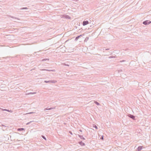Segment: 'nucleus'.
Masks as SVG:
<instances>
[{
	"mask_svg": "<svg viewBox=\"0 0 151 151\" xmlns=\"http://www.w3.org/2000/svg\"><path fill=\"white\" fill-rule=\"evenodd\" d=\"M151 23V22H149L148 21H144L143 22V24H145V25H147L150 24Z\"/></svg>",
	"mask_w": 151,
	"mask_h": 151,
	"instance_id": "f257e3e1",
	"label": "nucleus"
},
{
	"mask_svg": "<svg viewBox=\"0 0 151 151\" xmlns=\"http://www.w3.org/2000/svg\"><path fill=\"white\" fill-rule=\"evenodd\" d=\"M88 24V21H84L83 22V25H85Z\"/></svg>",
	"mask_w": 151,
	"mask_h": 151,
	"instance_id": "f03ea898",
	"label": "nucleus"
},
{
	"mask_svg": "<svg viewBox=\"0 0 151 151\" xmlns=\"http://www.w3.org/2000/svg\"><path fill=\"white\" fill-rule=\"evenodd\" d=\"M18 131H22L24 130V129L23 128H19L17 129Z\"/></svg>",
	"mask_w": 151,
	"mask_h": 151,
	"instance_id": "7ed1b4c3",
	"label": "nucleus"
},
{
	"mask_svg": "<svg viewBox=\"0 0 151 151\" xmlns=\"http://www.w3.org/2000/svg\"><path fill=\"white\" fill-rule=\"evenodd\" d=\"M80 36H78V37H76V38L75 40H78V39L79 38V37H80Z\"/></svg>",
	"mask_w": 151,
	"mask_h": 151,
	"instance_id": "20e7f679",
	"label": "nucleus"
},
{
	"mask_svg": "<svg viewBox=\"0 0 151 151\" xmlns=\"http://www.w3.org/2000/svg\"><path fill=\"white\" fill-rule=\"evenodd\" d=\"M130 117L134 119V118L135 117L134 116L132 115L130 116Z\"/></svg>",
	"mask_w": 151,
	"mask_h": 151,
	"instance_id": "39448f33",
	"label": "nucleus"
},
{
	"mask_svg": "<svg viewBox=\"0 0 151 151\" xmlns=\"http://www.w3.org/2000/svg\"><path fill=\"white\" fill-rule=\"evenodd\" d=\"M42 137L44 139H45V140H46V138L43 136H42Z\"/></svg>",
	"mask_w": 151,
	"mask_h": 151,
	"instance_id": "423d86ee",
	"label": "nucleus"
},
{
	"mask_svg": "<svg viewBox=\"0 0 151 151\" xmlns=\"http://www.w3.org/2000/svg\"><path fill=\"white\" fill-rule=\"evenodd\" d=\"M101 139H102V140H103V139H104V138H103V136H102V137H101Z\"/></svg>",
	"mask_w": 151,
	"mask_h": 151,
	"instance_id": "0eeeda50",
	"label": "nucleus"
},
{
	"mask_svg": "<svg viewBox=\"0 0 151 151\" xmlns=\"http://www.w3.org/2000/svg\"><path fill=\"white\" fill-rule=\"evenodd\" d=\"M95 127L96 129H97V127L96 126H95Z\"/></svg>",
	"mask_w": 151,
	"mask_h": 151,
	"instance_id": "6e6552de",
	"label": "nucleus"
},
{
	"mask_svg": "<svg viewBox=\"0 0 151 151\" xmlns=\"http://www.w3.org/2000/svg\"><path fill=\"white\" fill-rule=\"evenodd\" d=\"M4 110H6V111H9L8 110H6V109H4Z\"/></svg>",
	"mask_w": 151,
	"mask_h": 151,
	"instance_id": "1a4fd4ad",
	"label": "nucleus"
},
{
	"mask_svg": "<svg viewBox=\"0 0 151 151\" xmlns=\"http://www.w3.org/2000/svg\"><path fill=\"white\" fill-rule=\"evenodd\" d=\"M140 148V147H139L138 148L139 149Z\"/></svg>",
	"mask_w": 151,
	"mask_h": 151,
	"instance_id": "9d476101",
	"label": "nucleus"
},
{
	"mask_svg": "<svg viewBox=\"0 0 151 151\" xmlns=\"http://www.w3.org/2000/svg\"><path fill=\"white\" fill-rule=\"evenodd\" d=\"M83 145H84V143L83 144Z\"/></svg>",
	"mask_w": 151,
	"mask_h": 151,
	"instance_id": "9b49d317",
	"label": "nucleus"
}]
</instances>
